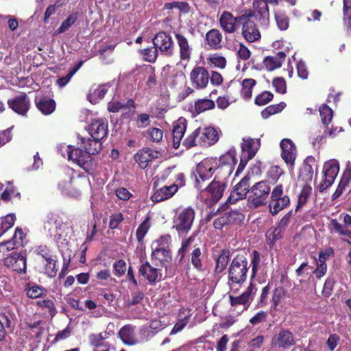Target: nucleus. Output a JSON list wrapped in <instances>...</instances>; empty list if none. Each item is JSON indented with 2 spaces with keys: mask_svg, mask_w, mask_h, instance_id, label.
<instances>
[{
  "mask_svg": "<svg viewBox=\"0 0 351 351\" xmlns=\"http://www.w3.org/2000/svg\"><path fill=\"white\" fill-rule=\"evenodd\" d=\"M149 221V217H146L145 219L138 226L136 230V237L139 243L143 241L145 236L150 228Z\"/></svg>",
  "mask_w": 351,
  "mask_h": 351,
  "instance_id": "obj_51",
  "label": "nucleus"
},
{
  "mask_svg": "<svg viewBox=\"0 0 351 351\" xmlns=\"http://www.w3.org/2000/svg\"><path fill=\"white\" fill-rule=\"evenodd\" d=\"M230 251L226 249L221 250V254L216 260V265L215 268V273H221L226 268L229 262Z\"/></svg>",
  "mask_w": 351,
  "mask_h": 351,
  "instance_id": "obj_39",
  "label": "nucleus"
},
{
  "mask_svg": "<svg viewBox=\"0 0 351 351\" xmlns=\"http://www.w3.org/2000/svg\"><path fill=\"white\" fill-rule=\"evenodd\" d=\"M208 62L213 64L215 67L219 69H224L226 66V60L223 56H221L218 54H214L208 58Z\"/></svg>",
  "mask_w": 351,
  "mask_h": 351,
  "instance_id": "obj_64",
  "label": "nucleus"
},
{
  "mask_svg": "<svg viewBox=\"0 0 351 351\" xmlns=\"http://www.w3.org/2000/svg\"><path fill=\"white\" fill-rule=\"evenodd\" d=\"M190 177L193 182L195 188H196L198 191H204L205 188V182L210 179L205 174L202 175V173H197L196 169L191 173Z\"/></svg>",
  "mask_w": 351,
  "mask_h": 351,
  "instance_id": "obj_44",
  "label": "nucleus"
},
{
  "mask_svg": "<svg viewBox=\"0 0 351 351\" xmlns=\"http://www.w3.org/2000/svg\"><path fill=\"white\" fill-rule=\"evenodd\" d=\"M215 106L214 101L209 99H200L195 102V110L197 113L199 114L204 111L213 109Z\"/></svg>",
  "mask_w": 351,
  "mask_h": 351,
  "instance_id": "obj_46",
  "label": "nucleus"
},
{
  "mask_svg": "<svg viewBox=\"0 0 351 351\" xmlns=\"http://www.w3.org/2000/svg\"><path fill=\"white\" fill-rule=\"evenodd\" d=\"M77 138L79 140L78 144L91 157L93 155L98 154L102 149V142L91 136L86 138L79 136Z\"/></svg>",
  "mask_w": 351,
  "mask_h": 351,
  "instance_id": "obj_20",
  "label": "nucleus"
},
{
  "mask_svg": "<svg viewBox=\"0 0 351 351\" xmlns=\"http://www.w3.org/2000/svg\"><path fill=\"white\" fill-rule=\"evenodd\" d=\"M204 255L199 247L194 246L193 250L189 256V261L191 262L193 268L197 271L202 272L204 270Z\"/></svg>",
  "mask_w": 351,
  "mask_h": 351,
  "instance_id": "obj_31",
  "label": "nucleus"
},
{
  "mask_svg": "<svg viewBox=\"0 0 351 351\" xmlns=\"http://www.w3.org/2000/svg\"><path fill=\"white\" fill-rule=\"evenodd\" d=\"M270 289L269 284H267L262 289L261 294L257 304L258 307L263 308L268 304Z\"/></svg>",
  "mask_w": 351,
  "mask_h": 351,
  "instance_id": "obj_62",
  "label": "nucleus"
},
{
  "mask_svg": "<svg viewBox=\"0 0 351 351\" xmlns=\"http://www.w3.org/2000/svg\"><path fill=\"white\" fill-rule=\"evenodd\" d=\"M108 84L99 85L93 92L90 93L88 96V99L91 104H97L103 99L108 90Z\"/></svg>",
  "mask_w": 351,
  "mask_h": 351,
  "instance_id": "obj_36",
  "label": "nucleus"
},
{
  "mask_svg": "<svg viewBox=\"0 0 351 351\" xmlns=\"http://www.w3.org/2000/svg\"><path fill=\"white\" fill-rule=\"evenodd\" d=\"M270 197L271 202L269 208L272 215H277L290 204L289 197L287 195H284V187L282 184L274 186Z\"/></svg>",
  "mask_w": 351,
  "mask_h": 351,
  "instance_id": "obj_5",
  "label": "nucleus"
},
{
  "mask_svg": "<svg viewBox=\"0 0 351 351\" xmlns=\"http://www.w3.org/2000/svg\"><path fill=\"white\" fill-rule=\"evenodd\" d=\"M87 131L91 137L101 141L108 133V121L105 119H93L88 125Z\"/></svg>",
  "mask_w": 351,
  "mask_h": 351,
  "instance_id": "obj_17",
  "label": "nucleus"
},
{
  "mask_svg": "<svg viewBox=\"0 0 351 351\" xmlns=\"http://www.w3.org/2000/svg\"><path fill=\"white\" fill-rule=\"evenodd\" d=\"M241 143V155H245L248 159H252L261 146V141L258 138H243Z\"/></svg>",
  "mask_w": 351,
  "mask_h": 351,
  "instance_id": "obj_26",
  "label": "nucleus"
},
{
  "mask_svg": "<svg viewBox=\"0 0 351 351\" xmlns=\"http://www.w3.org/2000/svg\"><path fill=\"white\" fill-rule=\"evenodd\" d=\"M219 140L217 131L212 127L200 128V136L199 138V145L202 147L210 146L215 144Z\"/></svg>",
  "mask_w": 351,
  "mask_h": 351,
  "instance_id": "obj_24",
  "label": "nucleus"
},
{
  "mask_svg": "<svg viewBox=\"0 0 351 351\" xmlns=\"http://www.w3.org/2000/svg\"><path fill=\"white\" fill-rule=\"evenodd\" d=\"M282 230L278 227L270 228L266 232V241L270 249H273L276 245V242L282 239Z\"/></svg>",
  "mask_w": 351,
  "mask_h": 351,
  "instance_id": "obj_35",
  "label": "nucleus"
},
{
  "mask_svg": "<svg viewBox=\"0 0 351 351\" xmlns=\"http://www.w3.org/2000/svg\"><path fill=\"white\" fill-rule=\"evenodd\" d=\"M138 274L146 279L149 283L154 284L159 280L161 274L157 268L152 267L148 261L142 263L138 268Z\"/></svg>",
  "mask_w": 351,
  "mask_h": 351,
  "instance_id": "obj_25",
  "label": "nucleus"
},
{
  "mask_svg": "<svg viewBox=\"0 0 351 351\" xmlns=\"http://www.w3.org/2000/svg\"><path fill=\"white\" fill-rule=\"evenodd\" d=\"M339 171V164L337 160H331L325 162L323 167L324 178L317 185V189L322 193L328 189L334 182Z\"/></svg>",
  "mask_w": 351,
  "mask_h": 351,
  "instance_id": "obj_7",
  "label": "nucleus"
},
{
  "mask_svg": "<svg viewBox=\"0 0 351 351\" xmlns=\"http://www.w3.org/2000/svg\"><path fill=\"white\" fill-rule=\"evenodd\" d=\"M0 318L7 328H12L15 324L16 315L14 312L10 309H5L3 312L0 313Z\"/></svg>",
  "mask_w": 351,
  "mask_h": 351,
  "instance_id": "obj_47",
  "label": "nucleus"
},
{
  "mask_svg": "<svg viewBox=\"0 0 351 351\" xmlns=\"http://www.w3.org/2000/svg\"><path fill=\"white\" fill-rule=\"evenodd\" d=\"M139 53L141 56H143V60L149 63H154L156 61L158 53L160 52L157 47L154 45L143 49H141Z\"/></svg>",
  "mask_w": 351,
  "mask_h": 351,
  "instance_id": "obj_40",
  "label": "nucleus"
},
{
  "mask_svg": "<svg viewBox=\"0 0 351 351\" xmlns=\"http://www.w3.org/2000/svg\"><path fill=\"white\" fill-rule=\"evenodd\" d=\"M174 36L179 49L180 62L186 64L191 59L193 47L189 44L188 38L180 32H174Z\"/></svg>",
  "mask_w": 351,
  "mask_h": 351,
  "instance_id": "obj_18",
  "label": "nucleus"
},
{
  "mask_svg": "<svg viewBox=\"0 0 351 351\" xmlns=\"http://www.w3.org/2000/svg\"><path fill=\"white\" fill-rule=\"evenodd\" d=\"M330 225L333 230L339 233V235L346 236L351 239V230H348V227L346 225L341 224L336 219H331Z\"/></svg>",
  "mask_w": 351,
  "mask_h": 351,
  "instance_id": "obj_52",
  "label": "nucleus"
},
{
  "mask_svg": "<svg viewBox=\"0 0 351 351\" xmlns=\"http://www.w3.org/2000/svg\"><path fill=\"white\" fill-rule=\"evenodd\" d=\"M200 136V128L195 129L193 132L189 134L183 141L182 145L186 149H191L197 146Z\"/></svg>",
  "mask_w": 351,
  "mask_h": 351,
  "instance_id": "obj_41",
  "label": "nucleus"
},
{
  "mask_svg": "<svg viewBox=\"0 0 351 351\" xmlns=\"http://www.w3.org/2000/svg\"><path fill=\"white\" fill-rule=\"evenodd\" d=\"M252 17H255L260 25L267 26L269 24V12L267 1L265 0H254L253 1Z\"/></svg>",
  "mask_w": 351,
  "mask_h": 351,
  "instance_id": "obj_19",
  "label": "nucleus"
},
{
  "mask_svg": "<svg viewBox=\"0 0 351 351\" xmlns=\"http://www.w3.org/2000/svg\"><path fill=\"white\" fill-rule=\"evenodd\" d=\"M187 127V121L183 118H179L173 124L172 135H173V147L174 149H178L181 145V141L186 132Z\"/></svg>",
  "mask_w": 351,
  "mask_h": 351,
  "instance_id": "obj_21",
  "label": "nucleus"
},
{
  "mask_svg": "<svg viewBox=\"0 0 351 351\" xmlns=\"http://www.w3.org/2000/svg\"><path fill=\"white\" fill-rule=\"evenodd\" d=\"M283 174V169L277 165L270 167L267 173V177L274 182H276L280 177Z\"/></svg>",
  "mask_w": 351,
  "mask_h": 351,
  "instance_id": "obj_61",
  "label": "nucleus"
},
{
  "mask_svg": "<svg viewBox=\"0 0 351 351\" xmlns=\"http://www.w3.org/2000/svg\"><path fill=\"white\" fill-rule=\"evenodd\" d=\"M134 327L131 325H125L119 331V337L125 344L134 345L136 343L134 338Z\"/></svg>",
  "mask_w": 351,
  "mask_h": 351,
  "instance_id": "obj_34",
  "label": "nucleus"
},
{
  "mask_svg": "<svg viewBox=\"0 0 351 351\" xmlns=\"http://www.w3.org/2000/svg\"><path fill=\"white\" fill-rule=\"evenodd\" d=\"M275 20L278 29L281 31L287 30L289 27V18L286 14L278 12L275 14Z\"/></svg>",
  "mask_w": 351,
  "mask_h": 351,
  "instance_id": "obj_53",
  "label": "nucleus"
},
{
  "mask_svg": "<svg viewBox=\"0 0 351 351\" xmlns=\"http://www.w3.org/2000/svg\"><path fill=\"white\" fill-rule=\"evenodd\" d=\"M343 21L345 25L351 28V0H343Z\"/></svg>",
  "mask_w": 351,
  "mask_h": 351,
  "instance_id": "obj_56",
  "label": "nucleus"
},
{
  "mask_svg": "<svg viewBox=\"0 0 351 351\" xmlns=\"http://www.w3.org/2000/svg\"><path fill=\"white\" fill-rule=\"evenodd\" d=\"M226 186V184L224 182L214 179L204 188V191L209 193L211 201L217 203L222 197Z\"/></svg>",
  "mask_w": 351,
  "mask_h": 351,
  "instance_id": "obj_23",
  "label": "nucleus"
},
{
  "mask_svg": "<svg viewBox=\"0 0 351 351\" xmlns=\"http://www.w3.org/2000/svg\"><path fill=\"white\" fill-rule=\"evenodd\" d=\"M315 163V159L312 156H307L300 169L299 179L304 182H309L313 178V169L312 166Z\"/></svg>",
  "mask_w": 351,
  "mask_h": 351,
  "instance_id": "obj_27",
  "label": "nucleus"
},
{
  "mask_svg": "<svg viewBox=\"0 0 351 351\" xmlns=\"http://www.w3.org/2000/svg\"><path fill=\"white\" fill-rule=\"evenodd\" d=\"M206 40L213 49H219L221 47L222 34L217 29H212L206 34Z\"/></svg>",
  "mask_w": 351,
  "mask_h": 351,
  "instance_id": "obj_33",
  "label": "nucleus"
},
{
  "mask_svg": "<svg viewBox=\"0 0 351 351\" xmlns=\"http://www.w3.org/2000/svg\"><path fill=\"white\" fill-rule=\"evenodd\" d=\"M26 295L28 298L35 299L40 297L43 294V288L37 285L30 286L29 283L25 285Z\"/></svg>",
  "mask_w": 351,
  "mask_h": 351,
  "instance_id": "obj_57",
  "label": "nucleus"
},
{
  "mask_svg": "<svg viewBox=\"0 0 351 351\" xmlns=\"http://www.w3.org/2000/svg\"><path fill=\"white\" fill-rule=\"evenodd\" d=\"M195 236L191 235L186 239L182 241L181 247L178 250V256H180L179 262L180 263L186 256V253L188 251L189 247L194 241Z\"/></svg>",
  "mask_w": 351,
  "mask_h": 351,
  "instance_id": "obj_60",
  "label": "nucleus"
},
{
  "mask_svg": "<svg viewBox=\"0 0 351 351\" xmlns=\"http://www.w3.org/2000/svg\"><path fill=\"white\" fill-rule=\"evenodd\" d=\"M79 16V12H73L69 14L67 18L62 23L60 26L56 29V33L59 34L68 30L77 21Z\"/></svg>",
  "mask_w": 351,
  "mask_h": 351,
  "instance_id": "obj_43",
  "label": "nucleus"
},
{
  "mask_svg": "<svg viewBox=\"0 0 351 351\" xmlns=\"http://www.w3.org/2000/svg\"><path fill=\"white\" fill-rule=\"evenodd\" d=\"M195 210L187 207L178 212L173 218V228L179 234H186L191 229L195 219Z\"/></svg>",
  "mask_w": 351,
  "mask_h": 351,
  "instance_id": "obj_4",
  "label": "nucleus"
},
{
  "mask_svg": "<svg viewBox=\"0 0 351 351\" xmlns=\"http://www.w3.org/2000/svg\"><path fill=\"white\" fill-rule=\"evenodd\" d=\"M322 122L326 128L328 129V125L333 117L332 110L326 104H322L319 109Z\"/></svg>",
  "mask_w": 351,
  "mask_h": 351,
  "instance_id": "obj_45",
  "label": "nucleus"
},
{
  "mask_svg": "<svg viewBox=\"0 0 351 351\" xmlns=\"http://www.w3.org/2000/svg\"><path fill=\"white\" fill-rule=\"evenodd\" d=\"M132 108L135 109L134 101L132 99H129L125 104L120 101H110L108 104V110L110 112L116 113L123 109H130Z\"/></svg>",
  "mask_w": 351,
  "mask_h": 351,
  "instance_id": "obj_37",
  "label": "nucleus"
},
{
  "mask_svg": "<svg viewBox=\"0 0 351 351\" xmlns=\"http://www.w3.org/2000/svg\"><path fill=\"white\" fill-rule=\"evenodd\" d=\"M295 344L293 334L289 330L281 328L272 337L271 346L275 349L287 350Z\"/></svg>",
  "mask_w": 351,
  "mask_h": 351,
  "instance_id": "obj_13",
  "label": "nucleus"
},
{
  "mask_svg": "<svg viewBox=\"0 0 351 351\" xmlns=\"http://www.w3.org/2000/svg\"><path fill=\"white\" fill-rule=\"evenodd\" d=\"M9 108L21 116H26L30 109L31 102L26 93H23L8 100Z\"/></svg>",
  "mask_w": 351,
  "mask_h": 351,
  "instance_id": "obj_16",
  "label": "nucleus"
},
{
  "mask_svg": "<svg viewBox=\"0 0 351 351\" xmlns=\"http://www.w3.org/2000/svg\"><path fill=\"white\" fill-rule=\"evenodd\" d=\"M229 302L231 306L234 308H238L239 306H243V308L241 311L247 310L251 304L250 301H249L246 298L241 294L239 296H233L232 295H229Z\"/></svg>",
  "mask_w": 351,
  "mask_h": 351,
  "instance_id": "obj_42",
  "label": "nucleus"
},
{
  "mask_svg": "<svg viewBox=\"0 0 351 351\" xmlns=\"http://www.w3.org/2000/svg\"><path fill=\"white\" fill-rule=\"evenodd\" d=\"M287 57L284 51H279L274 56H267L263 60V64L267 70L271 71L280 68Z\"/></svg>",
  "mask_w": 351,
  "mask_h": 351,
  "instance_id": "obj_29",
  "label": "nucleus"
},
{
  "mask_svg": "<svg viewBox=\"0 0 351 351\" xmlns=\"http://www.w3.org/2000/svg\"><path fill=\"white\" fill-rule=\"evenodd\" d=\"M271 193L268 181L262 180L253 184L247 197L248 204L254 208L267 204L269 194Z\"/></svg>",
  "mask_w": 351,
  "mask_h": 351,
  "instance_id": "obj_3",
  "label": "nucleus"
},
{
  "mask_svg": "<svg viewBox=\"0 0 351 351\" xmlns=\"http://www.w3.org/2000/svg\"><path fill=\"white\" fill-rule=\"evenodd\" d=\"M153 153L154 152L151 148L144 147L134 155L135 161L141 169H144L148 166L150 161L157 157Z\"/></svg>",
  "mask_w": 351,
  "mask_h": 351,
  "instance_id": "obj_30",
  "label": "nucleus"
},
{
  "mask_svg": "<svg viewBox=\"0 0 351 351\" xmlns=\"http://www.w3.org/2000/svg\"><path fill=\"white\" fill-rule=\"evenodd\" d=\"M4 265L18 274H25L27 258L22 252H13L3 259Z\"/></svg>",
  "mask_w": 351,
  "mask_h": 351,
  "instance_id": "obj_11",
  "label": "nucleus"
},
{
  "mask_svg": "<svg viewBox=\"0 0 351 351\" xmlns=\"http://www.w3.org/2000/svg\"><path fill=\"white\" fill-rule=\"evenodd\" d=\"M178 191V185L171 184L169 186H164L156 190L152 195V200L154 202H160L171 198Z\"/></svg>",
  "mask_w": 351,
  "mask_h": 351,
  "instance_id": "obj_28",
  "label": "nucleus"
},
{
  "mask_svg": "<svg viewBox=\"0 0 351 351\" xmlns=\"http://www.w3.org/2000/svg\"><path fill=\"white\" fill-rule=\"evenodd\" d=\"M114 275L117 277L122 276L127 270V264L123 259H119L113 264Z\"/></svg>",
  "mask_w": 351,
  "mask_h": 351,
  "instance_id": "obj_63",
  "label": "nucleus"
},
{
  "mask_svg": "<svg viewBox=\"0 0 351 351\" xmlns=\"http://www.w3.org/2000/svg\"><path fill=\"white\" fill-rule=\"evenodd\" d=\"M15 219L14 215L12 214L7 215L5 217L0 218V228L3 231L4 234L13 226Z\"/></svg>",
  "mask_w": 351,
  "mask_h": 351,
  "instance_id": "obj_58",
  "label": "nucleus"
},
{
  "mask_svg": "<svg viewBox=\"0 0 351 351\" xmlns=\"http://www.w3.org/2000/svg\"><path fill=\"white\" fill-rule=\"evenodd\" d=\"M245 19L244 12L238 16H234L230 12L223 11L219 17V22L225 33L234 34L237 30V23H241Z\"/></svg>",
  "mask_w": 351,
  "mask_h": 351,
  "instance_id": "obj_14",
  "label": "nucleus"
},
{
  "mask_svg": "<svg viewBox=\"0 0 351 351\" xmlns=\"http://www.w3.org/2000/svg\"><path fill=\"white\" fill-rule=\"evenodd\" d=\"M287 294V291L282 286H278L274 289L272 293V308L276 310L280 303L281 300Z\"/></svg>",
  "mask_w": 351,
  "mask_h": 351,
  "instance_id": "obj_49",
  "label": "nucleus"
},
{
  "mask_svg": "<svg viewBox=\"0 0 351 351\" xmlns=\"http://www.w3.org/2000/svg\"><path fill=\"white\" fill-rule=\"evenodd\" d=\"M151 258L158 262L161 267H167L172 261L171 252L169 247L152 248Z\"/></svg>",
  "mask_w": 351,
  "mask_h": 351,
  "instance_id": "obj_22",
  "label": "nucleus"
},
{
  "mask_svg": "<svg viewBox=\"0 0 351 351\" xmlns=\"http://www.w3.org/2000/svg\"><path fill=\"white\" fill-rule=\"evenodd\" d=\"M286 107V104L283 101L267 106L261 112V116L263 119H267L270 116L280 112Z\"/></svg>",
  "mask_w": 351,
  "mask_h": 351,
  "instance_id": "obj_48",
  "label": "nucleus"
},
{
  "mask_svg": "<svg viewBox=\"0 0 351 351\" xmlns=\"http://www.w3.org/2000/svg\"><path fill=\"white\" fill-rule=\"evenodd\" d=\"M256 84V81L252 78H245L242 82L241 95L245 100H249L252 96V89Z\"/></svg>",
  "mask_w": 351,
  "mask_h": 351,
  "instance_id": "obj_38",
  "label": "nucleus"
},
{
  "mask_svg": "<svg viewBox=\"0 0 351 351\" xmlns=\"http://www.w3.org/2000/svg\"><path fill=\"white\" fill-rule=\"evenodd\" d=\"M250 265L247 258L237 254L231 261L228 268V280L229 284L241 285L247 279Z\"/></svg>",
  "mask_w": 351,
  "mask_h": 351,
  "instance_id": "obj_2",
  "label": "nucleus"
},
{
  "mask_svg": "<svg viewBox=\"0 0 351 351\" xmlns=\"http://www.w3.org/2000/svg\"><path fill=\"white\" fill-rule=\"evenodd\" d=\"M280 146L282 158L287 165L289 170L293 171L297 157V148L295 144L289 138H283L280 141Z\"/></svg>",
  "mask_w": 351,
  "mask_h": 351,
  "instance_id": "obj_10",
  "label": "nucleus"
},
{
  "mask_svg": "<svg viewBox=\"0 0 351 351\" xmlns=\"http://www.w3.org/2000/svg\"><path fill=\"white\" fill-rule=\"evenodd\" d=\"M312 188L309 184H306L302 189L298 201V205L295 210H298L300 208L304 206L311 193Z\"/></svg>",
  "mask_w": 351,
  "mask_h": 351,
  "instance_id": "obj_50",
  "label": "nucleus"
},
{
  "mask_svg": "<svg viewBox=\"0 0 351 351\" xmlns=\"http://www.w3.org/2000/svg\"><path fill=\"white\" fill-rule=\"evenodd\" d=\"M153 45L157 47L160 53L167 58L175 54V44L171 36L164 31H160L155 34Z\"/></svg>",
  "mask_w": 351,
  "mask_h": 351,
  "instance_id": "obj_6",
  "label": "nucleus"
},
{
  "mask_svg": "<svg viewBox=\"0 0 351 351\" xmlns=\"http://www.w3.org/2000/svg\"><path fill=\"white\" fill-rule=\"evenodd\" d=\"M237 160L234 152L228 151L217 158H207L199 162L195 169L197 173L205 174L210 178L226 179L232 173Z\"/></svg>",
  "mask_w": 351,
  "mask_h": 351,
  "instance_id": "obj_1",
  "label": "nucleus"
},
{
  "mask_svg": "<svg viewBox=\"0 0 351 351\" xmlns=\"http://www.w3.org/2000/svg\"><path fill=\"white\" fill-rule=\"evenodd\" d=\"M250 177L244 176L239 183H237L231 191L227 202L229 204H234L239 200L245 199L247 194L250 191Z\"/></svg>",
  "mask_w": 351,
  "mask_h": 351,
  "instance_id": "obj_15",
  "label": "nucleus"
},
{
  "mask_svg": "<svg viewBox=\"0 0 351 351\" xmlns=\"http://www.w3.org/2000/svg\"><path fill=\"white\" fill-rule=\"evenodd\" d=\"M35 104L36 108L45 115H48L54 112L56 109V102L52 99L47 97L35 98Z\"/></svg>",
  "mask_w": 351,
  "mask_h": 351,
  "instance_id": "obj_32",
  "label": "nucleus"
},
{
  "mask_svg": "<svg viewBox=\"0 0 351 351\" xmlns=\"http://www.w3.org/2000/svg\"><path fill=\"white\" fill-rule=\"evenodd\" d=\"M274 95L270 91H263L255 98V104L258 106H264L272 101Z\"/></svg>",
  "mask_w": 351,
  "mask_h": 351,
  "instance_id": "obj_59",
  "label": "nucleus"
},
{
  "mask_svg": "<svg viewBox=\"0 0 351 351\" xmlns=\"http://www.w3.org/2000/svg\"><path fill=\"white\" fill-rule=\"evenodd\" d=\"M174 8L178 9L184 13H188L190 10V7L187 2L173 1L170 3H166L164 5L165 10H173Z\"/></svg>",
  "mask_w": 351,
  "mask_h": 351,
  "instance_id": "obj_55",
  "label": "nucleus"
},
{
  "mask_svg": "<svg viewBox=\"0 0 351 351\" xmlns=\"http://www.w3.org/2000/svg\"><path fill=\"white\" fill-rule=\"evenodd\" d=\"M66 152L68 159L73 161L83 169L88 170L92 167L93 158L86 153L82 147L68 145Z\"/></svg>",
  "mask_w": 351,
  "mask_h": 351,
  "instance_id": "obj_9",
  "label": "nucleus"
},
{
  "mask_svg": "<svg viewBox=\"0 0 351 351\" xmlns=\"http://www.w3.org/2000/svg\"><path fill=\"white\" fill-rule=\"evenodd\" d=\"M189 78L194 88L202 90L208 86L210 75L208 71L205 67L196 65L192 69Z\"/></svg>",
  "mask_w": 351,
  "mask_h": 351,
  "instance_id": "obj_12",
  "label": "nucleus"
},
{
  "mask_svg": "<svg viewBox=\"0 0 351 351\" xmlns=\"http://www.w3.org/2000/svg\"><path fill=\"white\" fill-rule=\"evenodd\" d=\"M45 274L49 278H53L56 276V261L53 258V256L45 260Z\"/></svg>",
  "mask_w": 351,
  "mask_h": 351,
  "instance_id": "obj_54",
  "label": "nucleus"
},
{
  "mask_svg": "<svg viewBox=\"0 0 351 351\" xmlns=\"http://www.w3.org/2000/svg\"><path fill=\"white\" fill-rule=\"evenodd\" d=\"M245 19L241 21L242 35L248 43L255 42L261 38V33L254 22L252 20V12L251 10H245L244 12Z\"/></svg>",
  "mask_w": 351,
  "mask_h": 351,
  "instance_id": "obj_8",
  "label": "nucleus"
}]
</instances>
